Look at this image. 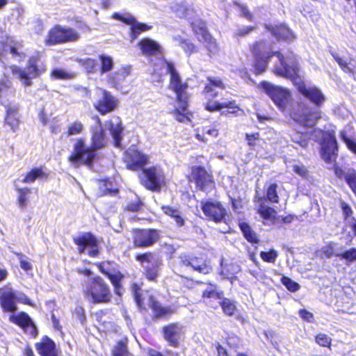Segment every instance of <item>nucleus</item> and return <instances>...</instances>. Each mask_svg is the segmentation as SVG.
Listing matches in <instances>:
<instances>
[{"label": "nucleus", "mask_w": 356, "mask_h": 356, "mask_svg": "<svg viewBox=\"0 0 356 356\" xmlns=\"http://www.w3.org/2000/svg\"><path fill=\"white\" fill-rule=\"evenodd\" d=\"M166 72L170 75L168 88L175 95L177 106L170 111L175 119L179 122L191 121L193 113L188 109L190 95L187 90L188 83L183 81L180 74L177 70L174 63L167 60H164Z\"/></svg>", "instance_id": "obj_1"}, {"label": "nucleus", "mask_w": 356, "mask_h": 356, "mask_svg": "<svg viewBox=\"0 0 356 356\" xmlns=\"http://www.w3.org/2000/svg\"><path fill=\"white\" fill-rule=\"evenodd\" d=\"M207 83L201 92L205 99L204 108L206 111L211 113L219 111L221 115L227 118H236L244 114L243 109L235 99H231L226 102H220L216 99L218 92L215 91L214 88L222 90L225 88V85L221 79L207 76Z\"/></svg>", "instance_id": "obj_2"}, {"label": "nucleus", "mask_w": 356, "mask_h": 356, "mask_svg": "<svg viewBox=\"0 0 356 356\" xmlns=\"http://www.w3.org/2000/svg\"><path fill=\"white\" fill-rule=\"evenodd\" d=\"M252 55L251 70L255 75L264 73L268 66L270 59L275 56L277 51H273L271 44L266 39H259L252 42L248 46Z\"/></svg>", "instance_id": "obj_3"}, {"label": "nucleus", "mask_w": 356, "mask_h": 356, "mask_svg": "<svg viewBox=\"0 0 356 356\" xmlns=\"http://www.w3.org/2000/svg\"><path fill=\"white\" fill-rule=\"evenodd\" d=\"M10 69L12 74L20 80L24 86L28 87L32 85V79L39 78L46 72L47 65L38 51L28 58L25 67L13 65Z\"/></svg>", "instance_id": "obj_4"}, {"label": "nucleus", "mask_w": 356, "mask_h": 356, "mask_svg": "<svg viewBox=\"0 0 356 356\" xmlns=\"http://www.w3.org/2000/svg\"><path fill=\"white\" fill-rule=\"evenodd\" d=\"M275 57L277 58L279 62L273 67L274 74L289 79L293 86L302 79L300 64L293 51H289L286 55H284L282 51L277 50Z\"/></svg>", "instance_id": "obj_5"}, {"label": "nucleus", "mask_w": 356, "mask_h": 356, "mask_svg": "<svg viewBox=\"0 0 356 356\" xmlns=\"http://www.w3.org/2000/svg\"><path fill=\"white\" fill-rule=\"evenodd\" d=\"M83 293L86 298L95 305L107 304L113 297L108 284L99 275L92 277L86 283Z\"/></svg>", "instance_id": "obj_6"}, {"label": "nucleus", "mask_w": 356, "mask_h": 356, "mask_svg": "<svg viewBox=\"0 0 356 356\" xmlns=\"http://www.w3.org/2000/svg\"><path fill=\"white\" fill-rule=\"evenodd\" d=\"M191 267L193 270L202 274H209L212 271L213 267L209 259L204 253L190 254L182 253L178 257L176 269L177 275L184 277L181 274L184 269Z\"/></svg>", "instance_id": "obj_7"}, {"label": "nucleus", "mask_w": 356, "mask_h": 356, "mask_svg": "<svg viewBox=\"0 0 356 356\" xmlns=\"http://www.w3.org/2000/svg\"><path fill=\"white\" fill-rule=\"evenodd\" d=\"M97 153L88 146L84 138H77L73 144V150L68 156L67 161L75 168L82 165L90 167L93 165Z\"/></svg>", "instance_id": "obj_8"}, {"label": "nucleus", "mask_w": 356, "mask_h": 356, "mask_svg": "<svg viewBox=\"0 0 356 356\" xmlns=\"http://www.w3.org/2000/svg\"><path fill=\"white\" fill-rule=\"evenodd\" d=\"M278 186L276 183H270L266 188L265 196L260 197L259 202L260 204L257 209V213L264 220L270 221L272 224L275 223L279 217L277 212L274 207L264 205V200H267L272 204H278L280 197L277 191Z\"/></svg>", "instance_id": "obj_9"}, {"label": "nucleus", "mask_w": 356, "mask_h": 356, "mask_svg": "<svg viewBox=\"0 0 356 356\" xmlns=\"http://www.w3.org/2000/svg\"><path fill=\"white\" fill-rule=\"evenodd\" d=\"M79 38V34L74 29L55 24L48 31L44 42L46 46H54L73 42Z\"/></svg>", "instance_id": "obj_10"}, {"label": "nucleus", "mask_w": 356, "mask_h": 356, "mask_svg": "<svg viewBox=\"0 0 356 356\" xmlns=\"http://www.w3.org/2000/svg\"><path fill=\"white\" fill-rule=\"evenodd\" d=\"M133 298L138 307L142 310L151 309L152 312H170L169 309L162 307L156 297L149 292L143 293L140 284L133 282L130 284Z\"/></svg>", "instance_id": "obj_11"}, {"label": "nucleus", "mask_w": 356, "mask_h": 356, "mask_svg": "<svg viewBox=\"0 0 356 356\" xmlns=\"http://www.w3.org/2000/svg\"><path fill=\"white\" fill-rule=\"evenodd\" d=\"M290 116L304 127H312L321 119V112L319 109H313L305 103H300L296 108L291 110Z\"/></svg>", "instance_id": "obj_12"}, {"label": "nucleus", "mask_w": 356, "mask_h": 356, "mask_svg": "<svg viewBox=\"0 0 356 356\" xmlns=\"http://www.w3.org/2000/svg\"><path fill=\"white\" fill-rule=\"evenodd\" d=\"M131 232L133 246L138 249L151 248L161 238L160 231L154 228H134Z\"/></svg>", "instance_id": "obj_13"}, {"label": "nucleus", "mask_w": 356, "mask_h": 356, "mask_svg": "<svg viewBox=\"0 0 356 356\" xmlns=\"http://www.w3.org/2000/svg\"><path fill=\"white\" fill-rule=\"evenodd\" d=\"M113 264V261L106 260L97 262L95 265L99 271L109 280L113 287L114 293L121 297L123 291L122 280L124 278V275L119 270L111 268V266Z\"/></svg>", "instance_id": "obj_14"}, {"label": "nucleus", "mask_w": 356, "mask_h": 356, "mask_svg": "<svg viewBox=\"0 0 356 356\" xmlns=\"http://www.w3.org/2000/svg\"><path fill=\"white\" fill-rule=\"evenodd\" d=\"M163 174L156 166L143 168L139 175L140 184L152 192H160L163 182Z\"/></svg>", "instance_id": "obj_15"}, {"label": "nucleus", "mask_w": 356, "mask_h": 356, "mask_svg": "<svg viewBox=\"0 0 356 356\" xmlns=\"http://www.w3.org/2000/svg\"><path fill=\"white\" fill-rule=\"evenodd\" d=\"M259 86L281 111L286 109L290 97V92L287 89L274 86L266 81L260 82Z\"/></svg>", "instance_id": "obj_16"}, {"label": "nucleus", "mask_w": 356, "mask_h": 356, "mask_svg": "<svg viewBox=\"0 0 356 356\" xmlns=\"http://www.w3.org/2000/svg\"><path fill=\"white\" fill-rule=\"evenodd\" d=\"M73 242L78 246L77 250L79 254L83 253L87 248L88 255L95 258L99 254L100 250L99 243L95 236L90 232H83L81 235L74 237Z\"/></svg>", "instance_id": "obj_17"}, {"label": "nucleus", "mask_w": 356, "mask_h": 356, "mask_svg": "<svg viewBox=\"0 0 356 356\" xmlns=\"http://www.w3.org/2000/svg\"><path fill=\"white\" fill-rule=\"evenodd\" d=\"M191 177L189 181L194 182L196 188L201 191H205L215 183L212 172L203 165H193L191 168Z\"/></svg>", "instance_id": "obj_18"}, {"label": "nucleus", "mask_w": 356, "mask_h": 356, "mask_svg": "<svg viewBox=\"0 0 356 356\" xmlns=\"http://www.w3.org/2000/svg\"><path fill=\"white\" fill-rule=\"evenodd\" d=\"M201 209L209 220L218 223L223 221L227 211L220 202L213 200L201 201Z\"/></svg>", "instance_id": "obj_19"}, {"label": "nucleus", "mask_w": 356, "mask_h": 356, "mask_svg": "<svg viewBox=\"0 0 356 356\" xmlns=\"http://www.w3.org/2000/svg\"><path fill=\"white\" fill-rule=\"evenodd\" d=\"M111 17L125 24L130 25V36L132 39L136 38L138 35L152 29V25L137 21L134 16L129 13L122 15L119 13H114L112 14Z\"/></svg>", "instance_id": "obj_20"}, {"label": "nucleus", "mask_w": 356, "mask_h": 356, "mask_svg": "<svg viewBox=\"0 0 356 356\" xmlns=\"http://www.w3.org/2000/svg\"><path fill=\"white\" fill-rule=\"evenodd\" d=\"M100 91L101 97L95 102V109L102 115L115 111L119 106V99L105 89Z\"/></svg>", "instance_id": "obj_21"}, {"label": "nucleus", "mask_w": 356, "mask_h": 356, "mask_svg": "<svg viewBox=\"0 0 356 356\" xmlns=\"http://www.w3.org/2000/svg\"><path fill=\"white\" fill-rule=\"evenodd\" d=\"M321 148V158L327 163L335 161L338 155V144L333 131L327 132L323 136Z\"/></svg>", "instance_id": "obj_22"}, {"label": "nucleus", "mask_w": 356, "mask_h": 356, "mask_svg": "<svg viewBox=\"0 0 356 356\" xmlns=\"http://www.w3.org/2000/svg\"><path fill=\"white\" fill-rule=\"evenodd\" d=\"M161 332L165 340L174 348L180 346V340L185 335L184 326L179 322L170 323L163 326Z\"/></svg>", "instance_id": "obj_23"}, {"label": "nucleus", "mask_w": 356, "mask_h": 356, "mask_svg": "<svg viewBox=\"0 0 356 356\" xmlns=\"http://www.w3.org/2000/svg\"><path fill=\"white\" fill-rule=\"evenodd\" d=\"M9 320L19 327L30 338L35 339L38 336L37 327L27 313H11Z\"/></svg>", "instance_id": "obj_24"}, {"label": "nucleus", "mask_w": 356, "mask_h": 356, "mask_svg": "<svg viewBox=\"0 0 356 356\" xmlns=\"http://www.w3.org/2000/svg\"><path fill=\"white\" fill-rule=\"evenodd\" d=\"M294 86L300 94L316 106L321 107L324 104L325 100V96L317 87H307L303 79L297 83Z\"/></svg>", "instance_id": "obj_25"}, {"label": "nucleus", "mask_w": 356, "mask_h": 356, "mask_svg": "<svg viewBox=\"0 0 356 356\" xmlns=\"http://www.w3.org/2000/svg\"><path fill=\"white\" fill-rule=\"evenodd\" d=\"M148 161V156L138 149H129L125 152L124 162L126 163L127 168L129 170L133 171L143 170Z\"/></svg>", "instance_id": "obj_26"}, {"label": "nucleus", "mask_w": 356, "mask_h": 356, "mask_svg": "<svg viewBox=\"0 0 356 356\" xmlns=\"http://www.w3.org/2000/svg\"><path fill=\"white\" fill-rule=\"evenodd\" d=\"M19 301L20 298L9 285L0 287V305L4 312H15Z\"/></svg>", "instance_id": "obj_27"}, {"label": "nucleus", "mask_w": 356, "mask_h": 356, "mask_svg": "<svg viewBox=\"0 0 356 356\" xmlns=\"http://www.w3.org/2000/svg\"><path fill=\"white\" fill-rule=\"evenodd\" d=\"M266 29L279 42H291L295 39V35L285 24L267 25Z\"/></svg>", "instance_id": "obj_28"}, {"label": "nucleus", "mask_w": 356, "mask_h": 356, "mask_svg": "<svg viewBox=\"0 0 356 356\" xmlns=\"http://www.w3.org/2000/svg\"><path fill=\"white\" fill-rule=\"evenodd\" d=\"M35 348L40 356H58L56 343L47 335L42 336L40 341L35 343Z\"/></svg>", "instance_id": "obj_29"}, {"label": "nucleus", "mask_w": 356, "mask_h": 356, "mask_svg": "<svg viewBox=\"0 0 356 356\" xmlns=\"http://www.w3.org/2000/svg\"><path fill=\"white\" fill-rule=\"evenodd\" d=\"M138 46L143 54L146 56H156L163 52L161 46L157 42L148 38L141 39Z\"/></svg>", "instance_id": "obj_30"}, {"label": "nucleus", "mask_w": 356, "mask_h": 356, "mask_svg": "<svg viewBox=\"0 0 356 356\" xmlns=\"http://www.w3.org/2000/svg\"><path fill=\"white\" fill-rule=\"evenodd\" d=\"M106 145L107 138L104 128L102 126L93 128L91 131L90 147L97 152Z\"/></svg>", "instance_id": "obj_31"}, {"label": "nucleus", "mask_w": 356, "mask_h": 356, "mask_svg": "<svg viewBox=\"0 0 356 356\" xmlns=\"http://www.w3.org/2000/svg\"><path fill=\"white\" fill-rule=\"evenodd\" d=\"M117 120L118 122L115 124L113 120H108L106 122V124L113 139L114 146L120 147L122 145L121 143L123 137L124 127L119 117H117Z\"/></svg>", "instance_id": "obj_32"}, {"label": "nucleus", "mask_w": 356, "mask_h": 356, "mask_svg": "<svg viewBox=\"0 0 356 356\" xmlns=\"http://www.w3.org/2000/svg\"><path fill=\"white\" fill-rule=\"evenodd\" d=\"M6 108V115L4 117V124L8 125L10 129L13 131H15L19 127V105L5 106Z\"/></svg>", "instance_id": "obj_33"}, {"label": "nucleus", "mask_w": 356, "mask_h": 356, "mask_svg": "<svg viewBox=\"0 0 356 356\" xmlns=\"http://www.w3.org/2000/svg\"><path fill=\"white\" fill-rule=\"evenodd\" d=\"M222 291H217L215 289L207 288L203 291L202 300L204 304L211 309H218V302L220 300Z\"/></svg>", "instance_id": "obj_34"}, {"label": "nucleus", "mask_w": 356, "mask_h": 356, "mask_svg": "<svg viewBox=\"0 0 356 356\" xmlns=\"http://www.w3.org/2000/svg\"><path fill=\"white\" fill-rule=\"evenodd\" d=\"M49 177V173L44 171L43 168L35 167L31 169L30 171L26 173L22 179L24 184L33 183L36 179L46 180Z\"/></svg>", "instance_id": "obj_35"}, {"label": "nucleus", "mask_w": 356, "mask_h": 356, "mask_svg": "<svg viewBox=\"0 0 356 356\" xmlns=\"http://www.w3.org/2000/svg\"><path fill=\"white\" fill-rule=\"evenodd\" d=\"M238 227L245 240L252 245H257L259 243L258 234L246 222H240Z\"/></svg>", "instance_id": "obj_36"}, {"label": "nucleus", "mask_w": 356, "mask_h": 356, "mask_svg": "<svg viewBox=\"0 0 356 356\" xmlns=\"http://www.w3.org/2000/svg\"><path fill=\"white\" fill-rule=\"evenodd\" d=\"M334 60L345 73L354 74L356 72V60L350 58L348 61L344 60L341 56L334 52H331Z\"/></svg>", "instance_id": "obj_37"}, {"label": "nucleus", "mask_w": 356, "mask_h": 356, "mask_svg": "<svg viewBox=\"0 0 356 356\" xmlns=\"http://www.w3.org/2000/svg\"><path fill=\"white\" fill-rule=\"evenodd\" d=\"M161 260H156L151 266H146L144 268L143 275L149 281L156 282L157 277L160 275Z\"/></svg>", "instance_id": "obj_38"}, {"label": "nucleus", "mask_w": 356, "mask_h": 356, "mask_svg": "<svg viewBox=\"0 0 356 356\" xmlns=\"http://www.w3.org/2000/svg\"><path fill=\"white\" fill-rule=\"evenodd\" d=\"M17 192V204L21 209L26 208L29 197L32 193L31 189L28 187H18L15 188Z\"/></svg>", "instance_id": "obj_39"}, {"label": "nucleus", "mask_w": 356, "mask_h": 356, "mask_svg": "<svg viewBox=\"0 0 356 356\" xmlns=\"http://www.w3.org/2000/svg\"><path fill=\"white\" fill-rule=\"evenodd\" d=\"M113 356H130L127 337L117 341L112 350Z\"/></svg>", "instance_id": "obj_40"}, {"label": "nucleus", "mask_w": 356, "mask_h": 356, "mask_svg": "<svg viewBox=\"0 0 356 356\" xmlns=\"http://www.w3.org/2000/svg\"><path fill=\"white\" fill-rule=\"evenodd\" d=\"M76 74L72 72H67L60 68H55L50 72V77L54 80H70L76 77Z\"/></svg>", "instance_id": "obj_41"}, {"label": "nucleus", "mask_w": 356, "mask_h": 356, "mask_svg": "<svg viewBox=\"0 0 356 356\" xmlns=\"http://www.w3.org/2000/svg\"><path fill=\"white\" fill-rule=\"evenodd\" d=\"M292 142L296 143L302 148H306L308 146L309 138L305 132L296 131L291 135Z\"/></svg>", "instance_id": "obj_42"}, {"label": "nucleus", "mask_w": 356, "mask_h": 356, "mask_svg": "<svg viewBox=\"0 0 356 356\" xmlns=\"http://www.w3.org/2000/svg\"><path fill=\"white\" fill-rule=\"evenodd\" d=\"M220 306L223 312H234L237 308V302L229 298L224 297L222 295L220 300L218 302V307Z\"/></svg>", "instance_id": "obj_43"}, {"label": "nucleus", "mask_w": 356, "mask_h": 356, "mask_svg": "<svg viewBox=\"0 0 356 356\" xmlns=\"http://www.w3.org/2000/svg\"><path fill=\"white\" fill-rule=\"evenodd\" d=\"M5 47H8V51L12 54L13 57H24L25 54L19 51L23 47L22 42H16L10 40L5 44Z\"/></svg>", "instance_id": "obj_44"}, {"label": "nucleus", "mask_w": 356, "mask_h": 356, "mask_svg": "<svg viewBox=\"0 0 356 356\" xmlns=\"http://www.w3.org/2000/svg\"><path fill=\"white\" fill-rule=\"evenodd\" d=\"M99 59L101 63L99 72L102 74L106 73L112 70L113 66V61L111 56L105 54H100L99 56Z\"/></svg>", "instance_id": "obj_45"}, {"label": "nucleus", "mask_w": 356, "mask_h": 356, "mask_svg": "<svg viewBox=\"0 0 356 356\" xmlns=\"http://www.w3.org/2000/svg\"><path fill=\"white\" fill-rule=\"evenodd\" d=\"M206 134L210 136L213 138H216L219 135V129L215 127H212L206 130L203 129L202 133H197L195 135V137L198 140L207 143L209 139L206 137Z\"/></svg>", "instance_id": "obj_46"}, {"label": "nucleus", "mask_w": 356, "mask_h": 356, "mask_svg": "<svg viewBox=\"0 0 356 356\" xmlns=\"http://www.w3.org/2000/svg\"><path fill=\"white\" fill-rule=\"evenodd\" d=\"M78 62L88 74H92L97 71V62L94 58H80L78 59Z\"/></svg>", "instance_id": "obj_47"}, {"label": "nucleus", "mask_w": 356, "mask_h": 356, "mask_svg": "<svg viewBox=\"0 0 356 356\" xmlns=\"http://www.w3.org/2000/svg\"><path fill=\"white\" fill-rule=\"evenodd\" d=\"M341 260L344 259L346 265L356 261V248H351L337 254Z\"/></svg>", "instance_id": "obj_48"}, {"label": "nucleus", "mask_w": 356, "mask_h": 356, "mask_svg": "<svg viewBox=\"0 0 356 356\" xmlns=\"http://www.w3.org/2000/svg\"><path fill=\"white\" fill-rule=\"evenodd\" d=\"M321 257L330 259L332 257H337L339 253L335 252V244L333 242H329L323 245L319 250Z\"/></svg>", "instance_id": "obj_49"}, {"label": "nucleus", "mask_w": 356, "mask_h": 356, "mask_svg": "<svg viewBox=\"0 0 356 356\" xmlns=\"http://www.w3.org/2000/svg\"><path fill=\"white\" fill-rule=\"evenodd\" d=\"M83 130V124L79 120L70 123L67 126L66 134L67 136L81 134Z\"/></svg>", "instance_id": "obj_50"}, {"label": "nucleus", "mask_w": 356, "mask_h": 356, "mask_svg": "<svg viewBox=\"0 0 356 356\" xmlns=\"http://www.w3.org/2000/svg\"><path fill=\"white\" fill-rule=\"evenodd\" d=\"M154 253L152 251H146L138 253L135 255V259L142 266L145 263H151L154 258Z\"/></svg>", "instance_id": "obj_51"}, {"label": "nucleus", "mask_w": 356, "mask_h": 356, "mask_svg": "<svg viewBox=\"0 0 356 356\" xmlns=\"http://www.w3.org/2000/svg\"><path fill=\"white\" fill-rule=\"evenodd\" d=\"M333 170L334 172L335 175L339 179H343L348 185L349 177L356 173V170L354 169L349 170L348 172H345V171L338 165H334L333 166Z\"/></svg>", "instance_id": "obj_52"}, {"label": "nucleus", "mask_w": 356, "mask_h": 356, "mask_svg": "<svg viewBox=\"0 0 356 356\" xmlns=\"http://www.w3.org/2000/svg\"><path fill=\"white\" fill-rule=\"evenodd\" d=\"M315 342L321 347L330 348L332 339L327 334L318 333L314 338Z\"/></svg>", "instance_id": "obj_53"}, {"label": "nucleus", "mask_w": 356, "mask_h": 356, "mask_svg": "<svg viewBox=\"0 0 356 356\" xmlns=\"http://www.w3.org/2000/svg\"><path fill=\"white\" fill-rule=\"evenodd\" d=\"M339 137L345 143L347 148L352 153L356 155V141L349 138L345 130H342L340 131Z\"/></svg>", "instance_id": "obj_54"}, {"label": "nucleus", "mask_w": 356, "mask_h": 356, "mask_svg": "<svg viewBox=\"0 0 356 356\" xmlns=\"http://www.w3.org/2000/svg\"><path fill=\"white\" fill-rule=\"evenodd\" d=\"M282 284L291 292H296L299 290L300 285L296 282L292 280L290 277L282 276L281 277Z\"/></svg>", "instance_id": "obj_55"}, {"label": "nucleus", "mask_w": 356, "mask_h": 356, "mask_svg": "<svg viewBox=\"0 0 356 356\" xmlns=\"http://www.w3.org/2000/svg\"><path fill=\"white\" fill-rule=\"evenodd\" d=\"M277 256V252L274 249H270L268 251H261L260 252V257L264 261L267 263L274 264Z\"/></svg>", "instance_id": "obj_56"}, {"label": "nucleus", "mask_w": 356, "mask_h": 356, "mask_svg": "<svg viewBox=\"0 0 356 356\" xmlns=\"http://www.w3.org/2000/svg\"><path fill=\"white\" fill-rule=\"evenodd\" d=\"M143 207V201L137 198L135 201H129L124 207V211L130 212H138L142 210Z\"/></svg>", "instance_id": "obj_57"}, {"label": "nucleus", "mask_w": 356, "mask_h": 356, "mask_svg": "<svg viewBox=\"0 0 356 356\" xmlns=\"http://www.w3.org/2000/svg\"><path fill=\"white\" fill-rule=\"evenodd\" d=\"M127 74L125 72H115L108 78V81L113 86H118L122 81L125 80Z\"/></svg>", "instance_id": "obj_58"}, {"label": "nucleus", "mask_w": 356, "mask_h": 356, "mask_svg": "<svg viewBox=\"0 0 356 356\" xmlns=\"http://www.w3.org/2000/svg\"><path fill=\"white\" fill-rule=\"evenodd\" d=\"M179 44L185 53L188 56L197 51L196 46L187 39H181L179 41Z\"/></svg>", "instance_id": "obj_59"}, {"label": "nucleus", "mask_w": 356, "mask_h": 356, "mask_svg": "<svg viewBox=\"0 0 356 356\" xmlns=\"http://www.w3.org/2000/svg\"><path fill=\"white\" fill-rule=\"evenodd\" d=\"M14 254L19 259L20 267L25 272H28L33 269L32 264L29 260L25 259V256L22 252H15Z\"/></svg>", "instance_id": "obj_60"}, {"label": "nucleus", "mask_w": 356, "mask_h": 356, "mask_svg": "<svg viewBox=\"0 0 356 356\" xmlns=\"http://www.w3.org/2000/svg\"><path fill=\"white\" fill-rule=\"evenodd\" d=\"M248 145L251 149H254L257 146V142L260 139V134L255 132L252 134L246 133L245 135Z\"/></svg>", "instance_id": "obj_61"}, {"label": "nucleus", "mask_w": 356, "mask_h": 356, "mask_svg": "<svg viewBox=\"0 0 356 356\" xmlns=\"http://www.w3.org/2000/svg\"><path fill=\"white\" fill-rule=\"evenodd\" d=\"M191 27L193 33L198 35V34L203 31L206 28V22L202 19H199L195 22H193L191 23Z\"/></svg>", "instance_id": "obj_62"}, {"label": "nucleus", "mask_w": 356, "mask_h": 356, "mask_svg": "<svg viewBox=\"0 0 356 356\" xmlns=\"http://www.w3.org/2000/svg\"><path fill=\"white\" fill-rule=\"evenodd\" d=\"M234 5L240 10L242 16L245 17L249 21L253 20V15L250 12L248 6L245 4H241L238 1H234Z\"/></svg>", "instance_id": "obj_63"}, {"label": "nucleus", "mask_w": 356, "mask_h": 356, "mask_svg": "<svg viewBox=\"0 0 356 356\" xmlns=\"http://www.w3.org/2000/svg\"><path fill=\"white\" fill-rule=\"evenodd\" d=\"M293 170L302 178L307 179L309 176V171L302 163L293 165Z\"/></svg>", "instance_id": "obj_64"}]
</instances>
